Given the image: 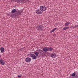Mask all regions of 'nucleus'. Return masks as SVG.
Segmentation results:
<instances>
[{
  "mask_svg": "<svg viewBox=\"0 0 78 78\" xmlns=\"http://www.w3.org/2000/svg\"><path fill=\"white\" fill-rule=\"evenodd\" d=\"M37 30L38 31H41L43 30V28H44V26L42 25L38 24L37 25L36 27Z\"/></svg>",
  "mask_w": 78,
  "mask_h": 78,
  "instance_id": "f257e3e1",
  "label": "nucleus"
},
{
  "mask_svg": "<svg viewBox=\"0 0 78 78\" xmlns=\"http://www.w3.org/2000/svg\"><path fill=\"white\" fill-rule=\"evenodd\" d=\"M14 2H17V3H27L28 2V0H12Z\"/></svg>",
  "mask_w": 78,
  "mask_h": 78,
  "instance_id": "f03ea898",
  "label": "nucleus"
},
{
  "mask_svg": "<svg viewBox=\"0 0 78 78\" xmlns=\"http://www.w3.org/2000/svg\"><path fill=\"white\" fill-rule=\"evenodd\" d=\"M9 16H10V17H12V18H15V17H18L19 16V13L18 12L12 14V13H11V14H8Z\"/></svg>",
  "mask_w": 78,
  "mask_h": 78,
  "instance_id": "7ed1b4c3",
  "label": "nucleus"
},
{
  "mask_svg": "<svg viewBox=\"0 0 78 78\" xmlns=\"http://www.w3.org/2000/svg\"><path fill=\"white\" fill-rule=\"evenodd\" d=\"M40 10L42 12L45 11L46 10V7L44 5H41L40 7Z\"/></svg>",
  "mask_w": 78,
  "mask_h": 78,
  "instance_id": "20e7f679",
  "label": "nucleus"
},
{
  "mask_svg": "<svg viewBox=\"0 0 78 78\" xmlns=\"http://www.w3.org/2000/svg\"><path fill=\"white\" fill-rule=\"evenodd\" d=\"M30 56L33 59H36L37 58V57L34 54H30Z\"/></svg>",
  "mask_w": 78,
  "mask_h": 78,
  "instance_id": "39448f33",
  "label": "nucleus"
},
{
  "mask_svg": "<svg viewBox=\"0 0 78 78\" xmlns=\"http://www.w3.org/2000/svg\"><path fill=\"white\" fill-rule=\"evenodd\" d=\"M31 59L29 57H27L25 59V61L26 62H31Z\"/></svg>",
  "mask_w": 78,
  "mask_h": 78,
  "instance_id": "423d86ee",
  "label": "nucleus"
},
{
  "mask_svg": "<svg viewBox=\"0 0 78 78\" xmlns=\"http://www.w3.org/2000/svg\"><path fill=\"white\" fill-rule=\"evenodd\" d=\"M36 12L37 14H41L43 13L42 12H41V11L40 10V9L36 10Z\"/></svg>",
  "mask_w": 78,
  "mask_h": 78,
  "instance_id": "0eeeda50",
  "label": "nucleus"
},
{
  "mask_svg": "<svg viewBox=\"0 0 78 78\" xmlns=\"http://www.w3.org/2000/svg\"><path fill=\"white\" fill-rule=\"evenodd\" d=\"M0 64H1V65H4L5 64V62H4V60H3L2 59H1L0 60Z\"/></svg>",
  "mask_w": 78,
  "mask_h": 78,
  "instance_id": "6e6552de",
  "label": "nucleus"
},
{
  "mask_svg": "<svg viewBox=\"0 0 78 78\" xmlns=\"http://www.w3.org/2000/svg\"><path fill=\"white\" fill-rule=\"evenodd\" d=\"M43 51H44V52H47V51H48V48H47V47H45L43 49Z\"/></svg>",
  "mask_w": 78,
  "mask_h": 78,
  "instance_id": "1a4fd4ad",
  "label": "nucleus"
},
{
  "mask_svg": "<svg viewBox=\"0 0 78 78\" xmlns=\"http://www.w3.org/2000/svg\"><path fill=\"white\" fill-rule=\"evenodd\" d=\"M17 11L16 10V9H13L11 11V14H13V13H15L17 12Z\"/></svg>",
  "mask_w": 78,
  "mask_h": 78,
  "instance_id": "9d476101",
  "label": "nucleus"
},
{
  "mask_svg": "<svg viewBox=\"0 0 78 78\" xmlns=\"http://www.w3.org/2000/svg\"><path fill=\"white\" fill-rule=\"evenodd\" d=\"M56 56V55H53L52 54H51L50 56L52 58H55Z\"/></svg>",
  "mask_w": 78,
  "mask_h": 78,
  "instance_id": "9b49d317",
  "label": "nucleus"
},
{
  "mask_svg": "<svg viewBox=\"0 0 78 78\" xmlns=\"http://www.w3.org/2000/svg\"><path fill=\"white\" fill-rule=\"evenodd\" d=\"M34 54L35 55V56H38V55L39 54V53H41V52L38 51V52H34Z\"/></svg>",
  "mask_w": 78,
  "mask_h": 78,
  "instance_id": "f8f14e48",
  "label": "nucleus"
},
{
  "mask_svg": "<svg viewBox=\"0 0 78 78\" xmlns=\"http://www.w3.org/2000/svg\"><path fill=\"white\" fill-rule=\"evenodd\" d=\"M0 50L1 53H3V52H4V51H5V49L4 48H3V47H2L1 48Z\"/></svg>",
  "mask_w": 78,
  "mask_h": 78,
  "instance_id": "ddd939ff",
  "label": "nucleus"
},
{
  "mask_svg": "<svg viewBox=\"0 0 78 78\" xmlns=\"http://www.w3.org/2000/svg\"><path fill=\"white\" fill-rule=\"evenodd\" d=\"M48 51H52V50H53V48H51V47H48Z\"/></svg>",
  "mask_w": 78,
  "mask_h": 78,
  "instance_id": "4468645a",
  "label": "nucleus"
},
{
  "mask_svg": "<svg viewBox=\"0 0 78 78\" xmlns=\"http://www.w3.org/2000/svg\"><path fill=\"white\" fill-rule=\"evenodd\" d=\"M76 75V73H75V72H74V73H73L71 74V75L70 76H73V77L75 76Z\"/></svg>",
  "mask_w": 78,
  "mask_h": 78,
  "instance_id": "2eb2a0df",
  "label": "nucleus"
},
{
  "mask_svg": "<svg viewBox=\"0 0 78 78\" xmlns=\"http://www.w3.org/2000/svg\"><path fill=\"white\" fill-rule=\"evenodd\" d=\"M69 24H70V22H67L65 23V26H66V27H67V26H68V25H69Z\"/></svg>",
  "mask_w": 78,
  "mask_h": 78,
  "instance_id": "dca6fc26",
  "label": "nucleus"
},
{
  "mask_svg": "<svg viewBox=\"0 0 78 78\" xmlns=\"http://www.w3.org/2000/svg\"><path fill=\"white\" fill-rule=\"evenodd\" d=\"M69 27H65L63 28V30H66L69 29Z\"/></svg>",
  "mask_w": 78,
  "mask_h": 78,
  "instance_id": "f3484780",
  "label": "nucleus"
},
{
  "mask_svg": "<svg viewBox=\"0 0 78 78\" xmlns=\"http://www.w3.org/2000/svg\"><path fill=\"white\" fill-rule=\"evenodd\" d=\"M71 78H78V76L76 74V75L74 76V77H72Z\"/></svg>",
  "mask_w": 78,
  "mask_h": 78,
  "instance_id": "a211bd4d",
  "label": "nucleus"
},
{
  "mask_svg": "<svg viewBox=\"0 0 78 78\" xmlns=\"http://www.w3.org/2000/svg\"><path fill=\"white\" fill-rule=\"evenodd\" d=\"M76 28V25L71 27L70 28Z\"/></svg>",
  "mask_w": 78,
  "mask_h": 78,
  "instance_id": "6ab92c4d",
  "label": "nucleus"
},
{
  "mask_svg": "<svg viewBox=\"0 0 78 78\" xmlns=\"http://www.w3.org/2000/svg\"><path fill=\"white\" fill-rule=\"evenodd\" d=\"M16 12H18V16L19 15H21V13H20V12H19V11H17Z\"/></svg>",
  "mask_w": 78,
  "mask_h": 78,
  "instance_id": "aec40b11",
  "label": "nucleus"
},
{
  "mask_svg": "<svg viewBox=\"0 0 78 78\" xmlns=\"http://www.w3.org/2000/svg\"><path fill=\"white\" fill-rule=\"evenodd\" d=\"M47 54H46V53H42V56H45V55H46Z\"/></svg>",
  "mask_w": 78,
  "mask_h": 78,
  "instance_id": "412c9836",
  "label": "nucleus"
},
{
  "mask_svg": "<svg viewBox=\"0 0 78 78\" xmlns=\"http://www.w3.org/2000/svg\"><path fill=\"white\" fill-rule=\"evenodd\" d=\"M17 76H18V77H21V76H22V75H19Z\"/></svg>",
  "mask_w": 78,
  "mask_h": 78,
  "instance_id": "4be33fe9",
  "label": "nucleus"
},
{
  "mask_svg": "<svg viewBox=\"0 0 78 78\" xmlns=\"http://www.w3.org/2000/svg\"><path fill=\"white\" fill-rule=\"evenodd\" d=\"M23 50V48H22L20 49V50H21V51H22V50Z\"/></svg>",
  "mask_w": 78,
  "mask_h": 78,
  "instance_id": "5701e85b",
  "label": "nucleus"
},
{
  "mask_svg": "<svg viewBox=\"0 0 78 78\" xmlns=\"http://www.w3.org/2000/svg\"><path fill=\"white\" fill-rule=\"evenodd\" d=\"M54 31L53 29L50 32V33H53V32H54Z\"/></svg>",
  "mask_w": 78,
  "mask_h": 78,
  "instance_id": "b1692460",
  "label": "nucleus"
},
{
  "mask_svg": "<svg viewBox=\"0 0 78 78\" xmlns=\"http://www.w3.org/2000/svg\"><path fill=\"white\" fill-rule=\"evenodd\" d=\"M38 51H39L40 52H41V51H42V50L41 49H39L38 50Z\"/></svg>",
  "mask_w": 78,
  "mask_h": 78,
  "instance_id": "393cba45",
  "label": "nucleus"
},
{
  "mask_svg": "<svg viewBox=\"0 0 78 78\" xmlns=\"http://www.w3.org/2000/svg\"><path fill=\"white\" fill-rule=\"evenodd\" d=\"M56 29H57V28H54L53 30H54V31H55V30H56Z\"/></svg>",
  "mask_w": 78,
  "mask_h": 78,
  "instance_id": "a878e982",
  "label": "nucleus"
},
{
  "mask_svg": "<svg viewBox=\"0 0 78 78\" xmlns=\"http://www.w3.org/2000/svg\"><path fill=\"white\" fill-rule=\"evenodd\" d=\"M52 54L53 55H56V54L55 53H54V52Z\"/></svg>",
  "mask_w": 78,
  "mask_h": 78,
  "instance_id": "bb28decb",
  "label": "nucleus"
},
{
  "mask_svg": "<svg viewBox=\"0 0 78 78\" xmlns=\"http://www.w3.org/2000/svg\"><path fill=\"white\" fill-rule=\"evenodd\" d=\"M16 6H17V5H15L13 6V8H15V7H16Z\"/></svg>",
  "mask_w": 78,
  "mask_h": 78,
  "instance_id": "cd10ccee",
  "label": "nucleus"
},
{
  "mask_svg": "<svg viewBox=\"0 0 78 78\" xmlns=\"http://www.w3.org/2000/svg\"><path fill=\"white\" fill-rule=\"evenodd\" d=\"M43 52H44V51H41V52H40V53H43Z\"/></svg>",
  "mask_w": 78,
  "mask_h": 78,
  "instance_id": "c85d7f7f",
  "label": "nucleus"
},
{
  "mask_svg": "<svg viewBox=\"0 0 78 78\" xmlns=\"http://www.w3.org/2000/svg\"><path fill=\"white\" fill-rule=\"evenodd\" d=\"M30 55H31V54H28V56H30ZM29 57H30V56H29Z\"/></svg>",
  "mask_w": 78,
  "mask_h": 78,
  "instance_id": "c756f323",
  "label": "nucleus"
},
{
  "mask_svg": "<svg viewBox=\"0 0 78 78\" xmlns=\"http://www.w3.org/2000/svg\"><path fill=\"white\" fill-rule=\"evenodd\" d=\"M43 53H46V52H43Z\"/></svg>",
  "mask_w": 78,
  "mask_h": 78,
  "instance_id": "7c9ffc66",
  "label": "nucleus"
},
{
  "mask_svg": "<svg viewBox=\"0 0 78 78\" xmlns=\"http://www.w3.org/2000/svg\"><path fill=\"white\" fill-rule=\"evenodd\" d=\"M54 36H56V34H55Z\"/></svg>",
  "mask_w": 78,
  "mask_h": 78,
  "instance_id": "2f4dec72",
  "label": "nucleus"
},
{
  "mask_svg": "<svg viewBox=\"0 0 78 78\" xmlns=\"http://www.w3.org/2000/svg\"><path fill=\"white\" fill-rule=\"evenodd\" d=\"M76 27H78V25H77L76 26Z\"/></svg>",
  "mask_w": 78,
  "mask_h": 78,
  "instance_id": "473e14b6",
  "label": "nucleus"
},
{
  "mask_svg": "<svg viewBox=\"0 0 78 78\" xmlns=\"http://www.w3.org/2000/svg\"><path fill=\"white\" fill-rule=\"evenodd\" d=\"M24 48H25V47H24V48H23V49H24Z\"/></svg>",
  "mask_w": 78,
  "mask_h": 78,
  "instance_id": "72a5a7b5",
  "label": "nucleus"
},
{
  "mask_svg": "<svg viewBox=\"0 0 78 78\" xmlns=\"http://www.w3.org/2000/svg\"><path fill=\"white\" fill-rule=\"evenodd\" d=\"M0 56H1V55H0Z\"/></svg>",
  "mask_w": 78,
  "mask_h": 78,
  "instance_id": "f704fd0d",
  "label": "nucleus"
}]
</instances>
